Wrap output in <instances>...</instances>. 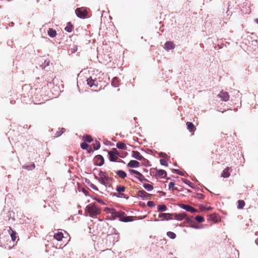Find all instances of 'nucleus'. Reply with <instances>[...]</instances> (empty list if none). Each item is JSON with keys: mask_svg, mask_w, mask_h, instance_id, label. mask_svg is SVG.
Wrapping results in <instances>:
<instances>
[{"mask_svg": "<svg viewBox=\"0 0 258 258\" xmlns=\"http://www.w3.org/2000/svg\"><path fill=\"white\" fill-rule=\"evenodd\" d=\"M119 79L117 77H114L112 79L111 85L114 87H117L119 85Z\"/></svg>", "mask_w": 258, "mask_h": 258, "instance_id": "b1692460", "label": "nucleus"}, {"mask_svg": "<svg viewBox=\"0 0 258 258\" xmlns=\"http://www.w3.org/2000/svg\"><path fill=\"white\" fill-rule=\"evenodd\" d=\"M129 171L131 174L137 175V176H135V177L139 179L141 182L148 181V179H146L144 176L138 171L134 169H130Z\"/></svg>", "mask_w": 258, "mask_h": 258, "instance_id": "423d86ee", "label": "nucleus"}, {"mask_svg": "<svg viewBox=\"0 0 258 258\" xmlns=\"http://www.w3.org/2000/svg\"><path fill=\"white\" fill-rule=\"evenodd\" d=\"M217 46L219 48H222V46L219 44L217 45Z\"/></svg>", "mask_w": 258, "mask_h": 258, "instance_id": "13d9d810", "label": "nucleus"}, {"mask_svg": "<svg viewBox=\"0 0 258 258\" xmlns=\"http://www.w3.org/2000/svg\"><path fill=\"white\" fill-rule=\"evenodd\" d=\"M116 173L118 175V176L121 178L123 179L126 177V173L123 170H118L116 171Z\"/></svg>", "mask_w": 258, "mask_h": 258, "instance_id": "bb28decb", "label": "nucleus"}, {"mask_svg": "<svg viewBox=\"0 0 258 258\" xmlns=\"http://www.w3.org/2000/svg\"><path fill=\"white\" fill-rule=\"evenodd\" d=\"M83 139L86 142L88 143H91L93 141L92 137L89 135L84 136Z\"/></svg>", "mask_w": 258, "mask_h": 258, "instance_id": "7c9ffc66", "label": "nucleus"}, {"mask_svg": "<svg viewBox=\"0 0 258 258\" xmlns=\"http://www.w3.org/2000/svg\"><path fill=\"white\" fill-rule=\"evenodd\" d=\"M255 243L258 246V238L255 240Z\"/></svg>", "mask_w": 258, "mask_h": 258, "instance_id": "6e6d98bb", "label": "nucleus"}, {"mask_svg": "<svg viewBox=\"0 0 258 258\" xmlns=\"http://www.w3.org/2000/svg\"><path fill=\"white\" fill-rule=\"evenodd\" d=\"M138 195L144 199V198H147L150 195L144 190H140L138 191Z\"/></svg>", "mask_w": 258, "mask_h": 258, "instance_id": "412c9836", "label": "nucleus"}, {"mask_svg": "<svg viewBox=\"0 0 258 258\" xmlns=\"http://www.w3.org/2000/svg\"><path fill=\"white\" fill-rule=\"evenodd\" d=\"M211 209V207H208V208H207L206 209V210H207V211H209V210H210Z\"/></svg>", "mask_w": 258, "mask_h": 258, "instance_id": "bf43d9fd", "label": "nucleus"}, {"mask_svg": "<svg viewBox=\"0 0 258 258\" xmlns=\"http://www.w3.org/2000/svg\"><path fill=\"white\" fill-rule=\"evenodd\" d=\"M100 177H98L97 176H95V179L98 180L102 184L107 186L108 183L110 178L106 175L105 172L100 171L99 173Z\"/></svg>", "mask_w": 258, "mask_h": 258, "instance_id": "20e7f679", "label": "nucleus"}, {"mask_svg": "<svg viewBox=\"0 0 258 258\" xmlns=\"http://www.w3.org/2000/svg\"><path fill=\"white\" fill-rule=\"evenodd\" d=\"M63 237V234L60 232H58L57 233H55L54 235V238L57 241L61 240Z\"/></svg>", "mask_w": 258, "mask_h": 258, "instance_id": "5701e85b", "label": "nucleus"}, {"mask_svg": "<svg viewBox=\"0 0 258 258\" xmlns=\"http://www.w3.org/2000/svg\"><path fill=\"white\" fill-rule=\"evenodd\" d=\"M164 48L167 50L173 49L175 48V45L172 41H167L165 43Z\"/></svg>", "mask_w": 258, "mask_h": 258, "instance_id": "f3484780", "label": "nucleus"}, {"mask_svg": "<svg viewBox=\"0 0 258 258\" xmlns=\"http://www.w3.org/2000/svg\"><path fill=\"white\" fill-rule=\"evenodd\" d=\"M49 61H47L46 60H44V63H45L44 68L49 66Z\"/></svg>", "mask_w": 258, "mask_h": 258, "instance_id": "3c124183", "label": "nucleus"}, {"mask_svg": "<svg viewBox=\"0 0 258 258\" xmlns=\"http://www.w3.org/2000/svg\"><path fill=\"white\" fill-rule=\"evenodd\" d=\"M87 84L90 87H97L98 85V81H97L96 79H93L91 77L89 78L87 80Z\"/></svg>", "mask_w": 258, "mask_h": 258, "instance_id": "f8f14e48", "label": "nucleus"}, {"mask_svg": "<svg viewBox=\"0 0 258 258\" xmlns=\"http://www.w3.org/2000/svg\"><path fill=\"white\" fill-rule=\"evenodd\" d=\"M231 169V168L227 167L225 169H224L222 172V173L221 174V176L227 178L230 175V172L229 170Z\"/></svg>", "mask_w": 258, "mask_h": 258, "instance_id": "aec40b11", "label": "nucleus"}, {"mask_svg": "<svg viewBox=\"0 0 258 258\" xmlns=\"http://www.w3.org/2000/svg\"><path fill=\"white\" fill-rule=\"evenodd\" d=\"M255 22L258 24V18L256 19L255 20Z\"/></svg>", "mask_w": 258, "mask_h": 258, "instance_id": "052dcab7", "label": "nucleus"}, {"mask_svg": "<svg viewBox=\"0 0 258 258\" xmlns=\"http://www.w3.org/2000/svg\"><path fill=\"white\" fill-rule=\"evenodd\" d=\"M195 219L198 223H202L205 221L204 218L203 216L200 215L196 216Z\"/></svg>", "mask_w": 258, "mask_h": 258, "instance_id": "f704fd0d", "label": "nucleus"}, {"mask_svg": "<svg viewBox=\"0 0 258 258\" xmlns=\"http://www.w3.org/2000/svg\"><path fill=\"white\" fill-rule=\"evenodd\" d=\"M159 156L160 157H161V158H168V155L165 153H164V152H160L159 153Z\"/></svg>", "mask_w": 258, "mask_h": 258, "instance_id": "37998d69", "label": "nucleus"}, {"mask_svg": "<svg viewBox=\"0 0 258 258\" xmlns=\"http://www.w3.org/2000/svg\"><path fill=\"white\" fill-rule=\"evenodd\" d=\"M167 235L171 239H174L176 237V234L171 231H169L167 233Z\"/></svg>", "mask_w": 258, "mask_h": 258, "instance_id": "e433bc0d", "label": "nucleus"}, {"mask_svg": "<svg viewBox=\"0 0 258 258\" xmlns=\"http://www.w3.org/2000/svg\"><path fill=\"white\" fill-rule=\"evenodd\" d=\"M65 130L64 128H61V130L57 131L55 135V137H58L60 136L63 133V131Z\"/></svg>", "mask_w": 258, "mask_h": 258, "instance_id": "58836bf2", "label": "nucleus"}, {"mask_svg": "<svg viewBox=\"0 0 258 258\" xmlns=\"http://www.w3.org/2000/svg\"><path fill=\"white\" fill-rule=\"evenodd\" d=\"M172 172L173 173H175L178 175H180L181 176H184V173L178 169H173L172 170Z\"/></svg>", "mask_w": 258, "mask_h": 258, "instance_id": "ea45409f", "label": "nucleus"}, {"mask_svg": "<svg viewBox=\"0 0 258 258\" xmlns=\"http://www.w3.org/2000/svg\"><path fill=\"white\" fill-rule=\"evenodd\" d=\"M89 147V145L86 142H83L81 144V147L82 149L85 150L87 149Z\"/></svg>", "mask_w": 258, "mask_h": 258, "instance_id": "a19ab883", "label": "nucleus"}, {"mask_svg": "<svg viewBox=\"0 0 258 258\" xmlns=\"http://www.w3.org/2000/svg\"><path fill=\"white\" fill-rule=\"evenodd\" d=\"M187 128L189 132L194 131L195 130V126L194 124L191 122H186Z\"/></svg>", "mask_w": 258, "mask_h": 258, "instance_id": "a878e982", "label": "nucleus"}, {"mask_svg": "<svg viewBox=\"0 0 258 258\" xmlns=\"http://www.w3.org/2000/svg\"><path fill=\"white\" fill-rule=\"evenodd\" d=\"M191 227L192 228H195V229H199V228H200V226H197V225H194V224L191 225Z\"/></svg>", "mask_w": 258, "mask_h": 258, "instance_id": "603ef678", "label": "nucleus"}, {"mask_svg": "<svg viewBox=\"0 0 258 258\" xmlns=\"http://www.w3.org/2000/svg\"><path fill=\"white\" fill-rule=\"evenodd\" d=\"M93 152V150H92V148H90L89 149V150H88V152H89V153H91V152Z\"/></svg>", "mask_w": 258, "mask_h": 258, "instance_id": "5fc2aeb1", "label": "nucleus"}, {"mask_svg": "<svg viewBox=\"0 0 258 258\" xmlns=\"http://www.w3.org/2000/svg\"><path fill=\"white\" fill-rule=\"evenodd\" d=\"M86 210L91 217H95L101 213L100 209L94 204H91L87 206Z\"/></svg>", "mask_w": 258, "mask_h": 258, "instance_id": "f03ea898", "label": "nucleus"}, {"mask_svg": "<svg viewBox=\"0 0 258 258\" xmlns=\"http://www.w3.org/2000/svg\"><path fill=\"white\" fill-rule=\"evenodd\" d=\"M157 209L158 212H164L167 210L165 205H159L157 206Z\"/></svg>", "mask_w": 258, "mask_h": 258, "instance_id": "cd10ccee", "label": "nucleus"}, {"mask_svg": "<svg viewBox=\"0 0 258 258\" xmlns=\"http://www.w3.org/2000/svg\"><path fill=\"white\" fill-rule=\"evenodd\" d=\"M116 146L118 149L121 150H126L127 148L126 145L124 143L121 142L117 143Z\"/></svg>", "mask_w": 258, "mask_h": 258, "instance_id": "393cba45", "label": "nucleus"}, {"mask_svg": "<svg viewBox=\"0 0 258 258\" xmlns=\"http://www.w3.org/2000/svg\"><path fill=\"white\" fill-rule=\"evenodd\" d=\"M175 185V184L174 182H170L169 184H168V187H169V189H170L171 188H173L174 187V186Z\"/></svg>", "mask_w": 258, "mask_h": 258, "instance_id": "de8ad7c7", "label": "nucleus"}, {"mask_svg": "<svg viewBox=\"0 0 258 258\" xmlns=\"http://www.w3.org/2000/svg\"><path fill=\"white\" fill-rule=\"evenodd\" d=\"M173 219H176L177 220L181 221L185 218L186 216V213L185 212H182L181 213H175L172 214Z\"/></svg>", "mask_w": 258, "mask_h": 258, "instance_id": "9b49d317", "label": "nucleus"}, {"mask_svg": "<svg viewBox=\"0 0 258 258\" xmlns=\"http://www.w3.org/2000/svg\"><path fill=\"white\" fill-rule=\"evenodd\" d=\"M116 190L118 192H123L125 190V187L124 186H117Z\"/></svg>", "mask_w": 258, "mask_h": 258, "instance_id": "4c0bfd02", "label": "nucleus"}, {"mask_svg": "<svg viewBox=\"0 0 258 258\" xmlns=\"http://www.w3.org/2000/svg\"><path fill=\"white\" fill-rule=\"evenodd\" d=\"M23 169H27V170H32L35 168V165L34 163H31L29 164H25L22 166Z\"/></svg>", "mask_w": 258, "mask_h": 258, "instance_id": "6ab92c4d", "label": "nucleus"}, {"mask_svg": "<svg viewBox=\"0 0 258 258\" xmlns=\"http://www.w3.org/2000/svg\"><path fill=\"white\" fill-rule=\"evenodd\" d=\"M127 166L131 168H137L140 165V163L136 160H131L127 164Z\"/></svg>", "mask_w": 258, "mask_h": 258, "instance_id": "a211bd4d", "label": "nucleus"}, {"mask_svg": "<svg viewBox=\"0 0 258 258\" xmlns=\"http://www.w3.org/2000/svg\"><path fill=\"white\" fill-rule=\"evenodd\" d=\"M116 197L118 198H123L124 197V195L123 194H115Z\"/></svg>", "mask_w": 258, "mask_h": 258, "instance_id": "8fccbe9b", "label": "nucleus"}, {"mask_svg": "<svg viewBox=\"0 0 258 258\" xmlns=\"http://www.w3.org/2000/svg\"><path fill=\"white\" fill-rule=\"evenodd\" d=\"M155 176L157 177L164 178L167 176V173L164 170H157L156 171Z\"/></svg>", "mask_w": 258, "mask_h": 258, "instance_id": "4468645a", "label": "nucleus"}, {"mask_svg": "<svg viewBox=\"0 0 258 258\" xmlns=\"http://www.w3.org/2000/svg\"><path fill=\"white\" fill-rule=\"evenodd\" d=\"M94 199H95V200L97 201L100 204H104V202L101 199H98V198H95Z\"/></svg>", "mask_w": 258, "mask_h": 258, "instance_id": "09e8293b", "label": "nucleus"}, {"mask_svg": "<svg viewBox=\"0 0 258 258\" xmlns=\"http://www.w3.org/2000/svg\"><path fill=\"white\" fill-rule=\"evenodd\" d=\"M160 163L162 165H163L165 166H167L168 165L167 162L164 159H160Z\"/></svg>", "mask_w": 258, "mask_h": 258, "instance_id": "79ce46f5", "label": "nucleus"}, {"mask_svg": "<svg viewBox=\"0 0 258 258\" xmlns=\"http://www.w3.org/2000/svg\"><path fill=\"white\" fill-rule=\"evenodd\" d=\"M9 238L8 235L4 236V237L0 235V246L6 249H11L14 246V245H11L9 244L11 242Z\"/></svg>", "mask_w": 258, "mask_h": 258, "instance_id": "7ed1b4c3", "label": "nucleus"}, {"mask_svg": "<svg viewBox=\"0 0 258 258\" xmlns=\"http://www.w3.org/2000/svg\"><path fill=\"white\" fill-rule=\"evenodd\" d=\"M195 197L198 199H203L204 198L205 196L202 194H197Z\"/></svg>", "mask_w": 258, "mask_h": 258, "instance_id": "c03bdc74", "label": "nucleus"}, {"mask_svg": "<svg viewBox=\"0 0 258 258\" xmlns=\"http://www.w3.org/2000/svg\"><path fill=\"white\" fill-rule=\"evenodd\" d=\"M73 26L72 23L71 22H68L67 24V26L65 27L64 30L68 32H71L73 30Z\"/></svg>", "mask_w": 258, "mask_h": 258, "instance_id": "c85d7f7f", "label": "nucleus"}, {"mask_svg": "<svg viewBox=\"0 0 258 258\" xmlns=\"http://www.w3.org/2000/svg\"><path fill=\"white\" fill-rule=\"evenodd\" d=\"M147 206L149 207H155V204L154 202L150 201L147 202Z\"/></svg>", "mask_w": 258, "mask_h": 258, "instance_id": "a18cd8bd", "label": "nucleus"}, {"mask_svg": "<svg viewBox=\"0 0 258 258\" xmlns=\"http://www.w3.org/2000/svg\"><path fill=\"white\" fill-rule=\"evenodd\" d=\"M182 180L184 183L187 184L191 188H194V186L192 185V183L189 180H188L186 179H183V178L182 179Z\"/></svg>", "mask_w": 258, "mask_h": 258, "instance_id": "c9c22d12", "label": "nucleus"}, {"mask_svg": "<svg viewBox=\"0 0 258 258\" xmlns=\"http://www.w3.org/2000/svg\"><path fill=\"white\" fill-rule=\"evenodd\" d=\"M8 232L11 236L12 240L15 241L17 237V233L15 231H14L11 227H9Z\"/></svg>", "mask_w": 258, "mask_h": 258, "instance_id": "2eb2a0df", "label": "nucleus"}, {"mask_svg": "<svg viewBox=\"0 0 258 258\" xmlns=\"http://www.w3.org/2000/svg\"><path fill=\"white\" fill-rule=\"evenodd\" d=\"M83 192H84L85 194H86V192H87V191L85 189H83Z\"/></svg>", "mask_w": 258, "mask_h": 258, "instance_id": "4d7b16f0", "label": "nucleus"}, {"mask_svg": "<svg viewBox=\"0 0 258 258\" xmlns=\"http://www.w3.org/2000/svg\"><path fill=\"white\" fill-rule=\"evenodd\" d=\"M47 34L49 37L54 38L56 36V31L52 28H49L47 31Z\"/></svg>", "mask_w": 258, "mask_h": 258, "instance_id": "4be33fe9", "label": "nucleus"}, {"mask_svg": "<svg viewBox=\"0 0 258 258\" xmlns=\"http://www.w3.org/2000/svg\"><path fill=\"white\" fill-rule=\"evenodd\" d=\"M108 158L110 161L116 162L118 158L119 153L116 148H112L111 151H108Z\"/></svg>", "mask_w": 258, "mask_h": 258, "instance_id": "39448f33", "label": "nucleus"}, {"mask_svg": "<svg viewBox=\"0 0 258 258\" xmlns=\"http://www.w3.org/2000/svg\"><path fill=\"white\" fill-rule=\"evenodd\" d=\"M89 186L90 187H91L94 190H96V191L98 190V188H97V187L94 184L90 183L89 184Z\"/></svg>", "mask_w": 258, "mask_h": 258, "instance_id": "49530a36", "label": "nucleus"}, {"mask_svg": "<svg viewBox=\"0 0 258 258\" xmlns=\"http://www.w3.org/2000/svg\"><path fill=\"white\" fill-rule=\"evenodd\" d=\"M94 163L96 165L101 166L104 163V160L102 155H98L94 158Z\"/></svg>", "mask_w": 258, "mask_h": 258, "instance_id": "0eeeda50", "label": "nucleus"}, {"mask_svg": "<svg viewBox=\"0 0 258 258\" xmlns=\"http://www.w3.org/2000/svg\"><path fill=\"white\" fill-rule=\"evenodd\" d=\"M158 192L159 193H161L162 194V195L163 196H165V192H163V191H158Z\"/></svg>", "mask_w": 258, "mask_h": 258, "instance_id": "864d4df0", "label": "nucleus"}, {"mask_svg": "<svg viewBox=\"0 0 258 258\" xmlns=\"http://www.w3.org/2000/svg\"><path fill=\"white\" fill-rule=\"evenodd\" d=\"M143 187L149 191H151L153 189V185L148 183H144L143 184Z\"/></svg>", "mask_w": 258, "mask_h": 258, "instance_id": "c756f323", "label": "nucleus"}, {"mask_svg": "<svg viewBox=\"0 0 258 258\" xmlns=\"http://www.w3.org/2000/svg\"><path fill=\"white\" fill-rule=\"evenodd\" d=\"M132 157L139 161H141L143 158V156L141 154V153L137 151H132Z\"/></svg>", "mask_w": 258, "mask_h": 258, "instance_id": "dca6fc26", "label": "nucleus"}, {"mask_svg": "<svg viewBox=\"0 0 258 258\" xmlns=\"http://www.w3.org/2000/svg\"><path fill=\"white\" fill-rule=\"evenodd\" d=\"M94 150H98L100 148V144L99 142L96 141L92 144Z\"/></svg>", "mask_w": 258, "mask_h": 258, "instance_id": "473e14b6", "label": "nucleus"}, {"mask_svg": "<svg viewBox=\"0 0 258 258\" xmlns=\"http://www.w3.org/2000/svg\"><path fill=\"white\" fill-rule=\"evenodd\" d=\"M75 13L76 15L81 19L85 18L87 14L86 12L82 8H77L75 11Z\"/></svg>", "mask_w": 258, "mask_h": 258, "instance_id": "1a4fd4ad", "label": "nucleus"}, {"mask_svg": "<svg viewBox=\"0 0 258 258\" xmlns=\"http://www.w3.org/2000/svg\"><path fill=\"white\" fill-rule=\"evenodd\" d=\"M180 207L183 209V210L189 212L191 213L198 212V210L196 209L195 208H193L192 207L185 204H182L180 206Z\"/></svg>", "mask_w": 258, "mask_h": 258, "instance_id": "9d476101", "label": "nucleus"}, {"mask_svg": "<svg viewBox=\"0 0 258 258\" xmlns=\"http://www.w3.org/2000/svg\"><path fill=\"white\" fill-rule=\"evenodd\" d=\"M159 218H161L162 220H169L172 219V214L170 213H160L159 215Z\"/></svg>", "mask_w": 258, "mask_h": 258, "instance_id": "ddd939ff", "label": "nucleus"}, {"mask_svg": "<svg viewBox=\"0 0 258 258\" xmlns=\"http://www.w3.org/2000/svg\"><path fill=\"white\" fill-rule=\"evenodd\" d=\"M111 214L109 219L114 220L117 218H119V221L124 222H131L133 221V217L131 216H125V213L122 211H117L114 209H107Z\"/></svg>", "mask_w": 258, "mask_h": 258, "instance_id": "f257e3e1", "label": "nucleus"}, {"mask_svg": "<svg viewBox=\"0 0 258 258\" xmlns=\"http://www.w3.org/2000/svg\"><path fill=\"white\" fill-rule=\"evenodd\" d=\"M218 97H219L221 100L223 101L226 102L229 99V95L228 92L221 91L218 95Z\"/></svg>", "mask_w": 258, "mask_h": 258, "instance_id": "6e6552de", "label": "nucleus"}, {"mask_svg": "<svg viewBox=\"0 0 258 258\" xmlns=\"http://www.w3.org/2000/svg\"><path fill=\"white\" fill-rule=\"evenodd\" d=\"M238 205H237V208L239 209H242L244 205H245V202L243 200H238Z\"/></svg>", "mask_w": 258, "mask_h": 258, "instance_id": "2f4dec72", "label": "nucleus"}, {"mask_svg": "<svg viewBox=\"0 0 258 258\" xmlns=\"http://www.w3.org/2000/svg\"><path fill=\"white\" fill-rule=\"evenodd\" d=\"M193 219V216L188 217L187 216L185 217V218L184 219L185 222L188 224H192L194 223Z\"/></svg>", "mask_w": 258, "mask_h": 258, "instance_id": "72a5a7b5", "label": "nucleus"}]
</instances>
